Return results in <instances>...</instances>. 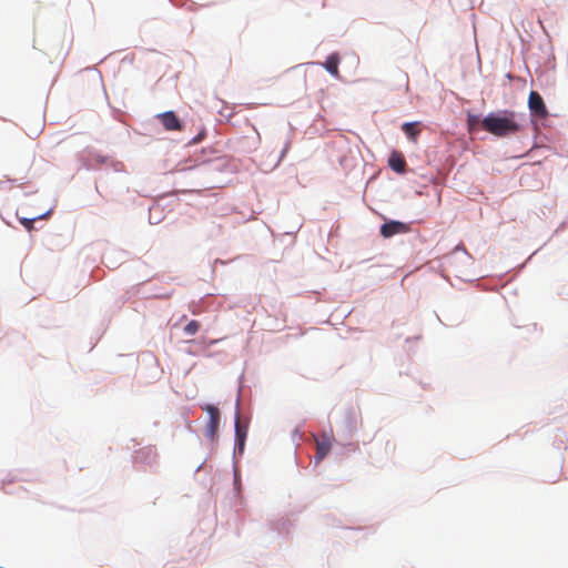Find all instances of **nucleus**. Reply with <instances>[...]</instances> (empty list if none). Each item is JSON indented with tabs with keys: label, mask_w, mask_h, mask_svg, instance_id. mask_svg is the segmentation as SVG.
Instances as JSON below:
<instances>
[{
	"label": "nucleus",
	"mask_w": 568,
	"mask_h": 568,
	"mask_svg": "<svg viewBox=\"0 0 568 568\" xmlns=\"http://www.w3.org/2000/svg\"><path fill=\"white\" fill-rule=\"evenodd\" d=\"M202 136H203V133L197 134L190 143L191 144L199 143V141L202 139Z\"/></svg>",
	"instance_id": "obj_13"
},
{
	"label": "nucleus",
	"mask_w": 568,
	"mask_h": 568,
	"mask_svg": "<svg viewBox=\"0 0 568 568\" xmlns=\"http://www.w3.org/2000/svg\"><path fill=\"white\" fill-rule=\"evenodd\" d=\"M403 131L405 132V134L412 140V141H416V138L417 135L419 134V130L416 128V124L415 123H410V122H407V123H404L403 126H402Z\"/></svg>",
	"instance_id": "obj_9"
},
{
	"label": "nucleus",
	"mask_w": 568,
	"mask_h": 568,
	"mask_svg": "<svg viewBox=\"0 0 568 568\" xmlns=\"http://www.w3.org/2000/svg\"><path fill=\"white\" fill-rule=\"evenodd\" d=\"M200 329V323L197 321H191L184 326V332L187 335H194Z\"/></svg>",
	"instance_id": "obj_11"
},
{
	"label": "nucleus",
	"mask_w": 568,
	"mask_h": 568,
	"mask_svg": "<svg viewBox=\"0 0 568 568\" xmlns=\"http://www.w3.org/2000/svg\"><path fill=\"white\" fill-rule=\"evenodd\" d=\"M530 112L538 118H546L548 114L544 99L537 91H531L528 97Z\"/></svg>",
	"instance_id": "obj_3"
},
{
	"label": "nucleus",
	"mask_w": 568,
	"mask_h": 568,
	"mask_svg": "<svg viewBox=\"0 0 568 568\" xmlns=\"http://www.w3.org/2000/svg\"><path fill=\"white\" fill-rule=\"evenodd\" d=\"M20 222L30 231L33 227L34 219H21Z\"/></svg>",
	"instance_id": "obj_12"
},
{
	"label": "nucleus",
	"mask_w": 568,
	"mask_h": 568,
	"mask_svg": "<svg viewBox=\"0 0 568 568\" xmlns=\"http://www.w3.org/2000/svg\"><path fill=\"white\" fill-rule=\"evenodd\" d=\"M388 165L393 171L397 173H404L406 170V161L399 151H393L390 153Z\"/></svg>",
	"instance_id": "obj_7"
},
{
	"label": "nucleus",
	"mask_w": 568,
	"mask_h": 568,
	"mask_svg": "<svg viewBox=\"0 0 568 568\" xmlns=\"http://www.w3.org/2000/svg\"><path fill=\"white\" fill-rule=\"evenodd\" d=\"M202 409L210 415V420L206 426V436L214 439L220 425V410L214 405L202 406Z\"/></svg>",
	"instance_id": "obj_2"
},
{
	"label": "nucleus",
	"mask_w": 568,
	"mask_h": 568,
	"mask_svg": "<svg viewBox=\"0 0 568 568\" xmlns=\"http://www.w3.org/2000/svg\"><path fill=\"white\" fill-rule=\"evenodd\" d=\"M288 148H290V143L287 142L283 149L282 156H284V154L287 152Z\"/></svg>",
	"instance_id": "obj_14"
},
{
	"label": "nucleus",
	"mask_w": 568,
	"mask_h": 568,
	"mask_svg": "<svg viewBox=\"0 0 568 568\" xmlns=\"http://www.w3.org/2000/svg\"><path fill=\"white\" fill-rule=\"evenodd\" d=\"M235 435H236L239 446L242 449L244 446L245 437H246V429L240 424L239 418L236 419V423H235Z\"/></svg>",
	"instance_id": "obj_10"
},
{
	"label": "nucleus",
	"mask_w": 568,
	"mask_h": 568,
	"mask_svg": "<svg viewBox=\"0 0 568 568\" xmlns=\"http://www.w3.org/2000/svg\"><path fill=\"white\" fill-rule=\"evenodd\" d=\"M481 126L498 138L513 135L521 130V125L516 121L515 112L509 110L489 113L483 119Z\"/></svg>",
	"instance_id": "obj_1"
},
{
	"label": "nucleus",
	"mask_w": 568,
	"mask_h": 568,
	"mask_svg": "<svg viewBox=\"0 0 568 568\" xmlns=\"http://www.w3.org/2000/svg\"><path fill=\"white\" fill-rule=\"evenodd\" d=\"M332 438L328 435H322L316 439V463H320L331 450Z\"/></svg>",
	"instance_id": "obj_6"
},
{
	"label": "nucleus",
	"mask_w": 568,
	"mask_h": 568,
	"mask_svg": "<svg viewBox=\"0 0 568 568\" xmlns=\"http://www.w3.org/2000/svg\"><path fill=\"white\" fill-rule=\"evenodd\" d=\"M407 231H408V226L405 223H402L398 221H390V222L384 223L381 226V234L384 237H390L395 234L406 233Z\"/></svg>",
	"instance_id": "obj_5"
},
{
	"label": "nucleus",
	"mask_w": 568,
	"mask_h": 568,
	"mask_svg": "<svg viewBox=\"0 0 568 568\" xmlns=\"http://www.w3.org/2000/svg\"><path fill=\"white\" fill-rule=\"evenodd\" d=\"M338 64H339V57H338V54L337 53H332L331 55L327 57V59L323 63V67L333 77L339 78Z\"/></svg>",
	"instance_id": "obj_8"
},
{
	"label": "nucleus",
	"mask_w": 568,
	"mask_h": 568,
	"mask_svg": "<svg viewBox=\"0 0 568 568\" xmlns=\"http://www.w3.org/2000/svg\"><path fill=\"white\" fill-rule=\"evenodd\" d=\"M166 131H181L182 124L173 111H166L156 115Z\"/></svg>",
	"instance_id": "obj_4"
}]
</instances>
